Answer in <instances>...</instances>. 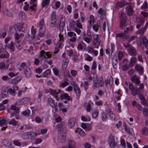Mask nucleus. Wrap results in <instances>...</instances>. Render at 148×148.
I'll return each mask as SVG.
<instances>
[{
    "mask_svg": "<svg viewBox=\"0 0 148 148\" xmlns=\"http://www.w3.org/2000/svg\"><path fill=\"white\" fill-rule=\"evenodd\" d=\"M101 119L103 121H106L107 120V117L106 115L104 113L102 114L101 116Z\"/></svg>",
    "mask_w": 148,
    "mask_h": 148,
    "instance_id": "54",
    "label": "nucleus"
},
{
    "mask_svg": "<svg viewBox=\"0 0 148 148\" xmlns=\"http://www.w3.org/2000/svg\"><path fill=\"white\" fill-rule=\"evenodd\" d=\"M65 23L64 21H63V18H62L60 19L59 25V29L60 32H62L63 31L64 27L65 25Z\"/></svg>",
    "mask_w": 148,
    "mask_h": 148,
    "instance_id": "24",
    "label": "nucleus"
},
{
    "mask_svg": "<svg viewBox=\"0 0 148 148\" xmlns=\"http://www.w3.org/2000/svg\"><path fill=\"white\" fill-rule=\"evenodd\" d=\"M118 61L117 58L115 59L114 60H113L112 61V64L113 65V68L115 69H116L117 68V66L116 64L118 63Z\"/></svg>",
    "mask_w": 148,
    "mask_h": 148,
    "instance_id": "45",
    "label": "nucleus"
},
{
    "mask_svg": "<svg viewBox=\"0 0 148 148\" xmlns=\"http://www.w3.org/2000/svg\"><path fill=\"white\" fill-rule=\"evenodd\" d=\"M3 144L7 147L11 148L12 147V144L11 143L9 142L6 139H4L3 140L2 142Z\"/></svg>",
    "mask_w": 148,
    "mask_h": 148,
    "instance_id": "22",
    "label": "nucleus"
},
{
    "mask_svg": "<svg viewBox=\"0 0 148 148\" xmlns=\"http://www.w3.org/2000/svg\"><path fill=\"white\" fill-rule=\"evenodd\" d=\"M71 73L73 76L75 77L77 74V72L75 70H72L71 71Z\"/></svg>",
    "mask_w": 148,
    "mask_h": 148,
    "instance_id": "61",
    "label": "nucleus"
},
{
    "mask_svg": "<svg viewBox=\"0 0 148 148\" xmlns=\"http://www.w3.org/2000/svg\"><path fill=\"white\" fill-rule=\"evenodd\" d=\"M119 18L120 20L119 27L121 29H124L127 26L126 23L127 16L124 12H121L120 13Z\"/></svg>",
    "mask_w": 148,
    "mask_h": 148,
    "instance_id": "1",
    "label": "nucleus"
},
{
    "mask_svg": "<svg viewBox=\"0 0 148 148\" xmlns=\"http://www.w3.org/2000/svg\"><path fill=\"white\" fill-rule=\"evenodd\" d=\"M121 144V145L123 147H125L126 146V143L124 139H121L120 140Z\"/></svg>",
    "mask_w": 148,
    "mask_h": 148,
    "instance_id": "59",
    "label": "nucleus"
},
{
    "mask_svg": "<svg viewBox=\"0 0 148 148\" xmlns=\"http://www.w3.org/2000/svg\"><path fill=\"white\" fill-rule=\"evenodd\" d=\"M134 68L135 70L138 72L139 74L143 73V67L141 65L138 64H136Z\"/></svg>",
    "mask_w": 148,
    "mask_h": 148,
    "instance_id": "10",
    "label": "nucleus"
},
{
    "mask_svg": "<svg viewBox=\"0 0 148 148\" xmlns=\"http://www.w3.org/2000/svg\"><path fill=\"white\" fill-rule=\"evenodd\" d=\"M71 85L73 86V89L77 88V87L78 86L77 84L74 82H72L71 83Z\"/></svg>",
    "mask_w": 148,
    "mask_h": 148,
    "instance_id": "64",
    "label": "nucleus"
},
{
    "mask_svg": "<svg viewBox=\"0 0 148 148\" xmlns=\"http://www.w3.org/2000/svg\"><path fill=\"white\" fill-rule=\"evenodd\" d=\"M130 80L133 83H135L136 85H138L140 83V77L137 76L135 75L131 77L130 78Z\"/></svg>",
    "mask_w": 148,
    "mask_h": 148,
    "instance_id": "8",
    "label": "nucleus"
},
{
    "mask_svg": "<svg viewBox=\"0 0 148 148\" xmlns=\"http://www.w3.org/2000/svg\"><path fill=\"white\" fill-rule=\"evenodd\" d=\"M24 72L26 76L28 77H30L32 76L31 71L28 66L24 70Z\"/></svg>",
    "mask_w": 148,
    "mask_h": 148,
    "instance_id": "18",
    "label": "nucleus"
},
{
    "mask_svg": "<svg viewBox=\"0 0 148 148\" xmlns=\"http://www.w3.org/2000/svg\"><path fill=\"white\" fill-rule=\"evenodd\" d=\"M129 54L132 56H135L136 54V50L133 48H130L128 49Z\"/></svg>",
    "mask_w": 148,
    "mask_h": 148,
    "instance_id": "26",
    "label": "nucleus"
},
{
    "mask_svg": "<svg viewBox=\"0 0 148 148\" xmlns=\"http://www.w3.org/2000/svg\"><path fill=\"white\" fill-rule=\"evenodd\" d=\"M73 30L75 31L78 34H79L81 32V30L80 29L77 28V27Z\"/></svg>",
    "mask_w": 148,
    "mask_h": 148,
    "instance_id": "60",
    "label": "nucleus"
},
{
    "mask_svg": "<svg viewBox=\"0 0 148 148\" xmlns=\"http://www.w3.org/2000/svg\"><path fill=\"white\" fill-rule=\"evenodd\" d=\"M69 62V60L67 59H65L63 60V64L66 67Z\"/></svg>",
    "mask_w": 148,
    "mask_h": 148,
    "instance_id": "49",
    "label": "nucleus"
},
{
    "mask_svg": "<svg viewBox=\"0 0 148 148\" xmlns=\"http://www.w3.org/2000/svg\"><path fill=\"white\" fill-rule=\"evenodd\" d=\"M50 1V0H43L42 3V7H47Z\"/></svg>",
    "mask_w": 148,
    "mask_h": 148,
    "instance_id": "32",
    "label": "nucleus"
},
{
    "mask_svg": "<svg viewBox=\"0 0 148 148\" xmlns=\"http://www.w3.org/2000/svg\"><path fill=\"white\" fill-rule=\"evenodd\" d=\"M8 92L7 90H2L1 91V95L2 97L3 98H5L8 97Z\"/></svg>",
    "mask_w": 148,
    "mask_h": 148,
    "instance_id": "40",
    "label": "nucleus"
},
{
    "mask_svg": "<svg viewBox=\"0 0 148 148\" xmlns=\"http://www.w3.org/2000/svg\"><path fill=\"white\" fill-rule=\"evenodd\" d=\"M8 93L10 95L13 96H15L16 94V91H14V90H13L12 88H10L7 90Z\"/></svg>",
    "mask_w": 148,
    "mask_h": 148,
    "instance_id": "36",
    "label": "nucleus"
},
{
    "mask_svg": "<svg viewBox=\"0 0 148 148\" xmlns=\"http://www.w3.org/2000/svg\"><path fill=\"white\" fill-rule=\"evenodd\" d=\"M98 35H97L96 37L94 39V40L93 41V45H96L98 42Z\"/></svg>",
    "mask_w": 148,
    "mask_h": 148,
    "instance_id": "50",
    "label": "nucleus"
},
{
    "mask_svg": "<svg viewBox=\"0 0 148 148\" xmlns=\"http://www.w3.org/2000/svg\"><path fill=\"white\" fill-rule=\"evenodd\" d=\"M5 67V64L4 63L2 62L0 63V69L3 70L4 69Z\"/></svg>",
    "mask_w": 148,
    "mask_h": 148,
    "instance_id": "63",
    "label": "nucleus"
},
{
    "mask_svg": "<svg viewBox=\"0 0 148 148\" xmlns=\"http://www.w3.org/2000/svg\"><path fill=\"white\" fill-rule=\"evenodd\" d=\"M142 40L143 41V45H144L145 47L147 48L148 47V40L144 36L142 37Z\"/></svg>",
    "mask_w": 148,
    "mask_h": 148,
    "instance_id": "29",
    "label": "nucleus"
},
{
    "mask_svg": "<svg viewBox=\"0 0 148 148\" xmlns=\"http://www.w3.org/2000/svg\"><path fill=\"white\" fill-rule=\"evenodd\" d=\"M52 53L51 52H46L44 50H42L40 52L39 58L42 60L44 58L47 59V58H50L51 57Z\"/></svg>",
    "mask_w": 148,
    "mask_h": 148,
    "instance_id": "4",
    "label": "nucleus"
},
{
    "mask_svg": "<svg viewBox=\"0 0 148 148\" xmlns=\"http://www.w3.org/2000/svg\"><path fill=\"white\" fill-rule=\"evenodd\" d=\"M94 17L93 15H90V21H88L90 25H92L93 24L94 22Z\"/></svg>",
    "mask_w": 148,
    "mask_h": 148,
    "instance_id": "44",
    "label": "nucleus"
},
{
    "mask_svg": "<svg viewBox=\"0 0 148 148\" xmlns=\"http://www.w3.org/2000/svg\"><path fill=\"white\" fill-rule=\"evenodd\" d=\"M49 91L50 94L54 97L56 99H57L58 93H57V92L56 90L51 89H50L49 90Z\"/></svg>",
    "mask_w": 148,
    "mask_h": 148,
    "instance_id": "25",
    "label": "nucleus"
},
{
    "mask_svg": "<svg viewBox=\"0 0 148 148\" xmlns=\"http://www.w3.org/2000/svg\"><path fill=\"white\" fill-rule=\"evenodd\" d=\"M86 49H87V50H86V51H88V52L90 53H92L93 51H94V49L92 47H88Z\"/></svg>",
    "mask_w": 148,
    "mask_h": 148,
    "instance_id": "55",
    "label": "nucleus"
},
{
    "mask_svg": "<svg viewBox=\"0 0 148 148\" xmlns=\"http://www.w3.org/2000/svg\"><path fill=\"white\" fill-rule=\"evenodd\" d=\"M139 22H140V23H141V24H138V25H137L136 26V27L138 29H139L140 28L141 24H143L144 23V21L142 19H140V20Z\"/></svg>",
    "mask_w": 148,
    "mask_h": 148,
    "instance_id": "57",
    "label": "nucleus"
},
{
    "mask_svg": "<svg viewBox=\"0 0 148 148\" xmlns=\"http://www.w3.org/2000/svg\"><path fill=\"white\" fill-rule=\"evenodd\" d=\"M143 114L145 116H148V109L147 108H144L143 110Z\"/></svg>",
    "mask_w": 148,
    "mask_h": 148,
    "instance_id": "48",
    "label": "nucleus"
},
{
    "mask_svg": "<svg viewBox=\"0 0 148 148\" xmlns=\"http://www.w3.org/2000/svg\"><path fill=\"white\" fill-rule=\"evenodd\" d=\"M125 5V2L124 1L121 2H118L116 3V6L122 8Z\"/></svg>",
    "mask_w": 148,
    "mask_h": 148,
    "instance_id": "38",
    "label": "nucleus"
},
{
    "mask_svg": "<svg viewBox=\"0 0 148 148\" xmlns=\"http://www.w3.org/2000/svg\"><path fill=\"white\" fill-rule=\"evenodd\" d=\"M123 127L125 131L128 134H130L131 133V131L129 127H127L126 124V123H123Z\"/></svg>",
    "mask_w": 148,
    "mask_h": 148,
    "instance_id": "42",
    "label": "nucleus"
},
{
    "mask_svg": "<svg viewBox=\"0 0 148 148\" xmlns=\"http://www.w3.org/2000/svg\"><path fill=\"white\" fill-rule=\"evenodd\" d=\"M133 10L132 6L129 5L125 8V12L129 16H131L133 14Z\"/></svg>",
    "mask_w": 148,
    "mask_h": 148,
    "instance_id": "13",
    "label": "nucleus"
},
{
    "mask_svg": "<svg viewBox=\"0 0 148 148\" xmlns=\"http://www.w3.org/2000/svg\"><path fill=\"white\" fill-rule=\"evenodd\" d=\"M5 123V121L3 117H0V126L2 125Z\"/></svg>",
    "mask_w": 148,
    "mask_h": 148,
    "instance_id": "52",
    "label": "nucleus"
},
{
    "mask_svg": "<svg viewBox=\"0 0 148 148\" xmlns=\"http://www.w3.org/2000/svg\"><path fill=\"white\" fill-rule=\"evenodd\" d=\"M123 52L121 51H119L118 53V59L119 60H121L123 57Z\"/></svg>",
    "mask_w": 148,
    "mask_h": 148,
    "instance_id": "53",
    "label": "nucleus"
},
{
    "mask_svg": "<svg viewBox=\"0 0 148 148\" xmlns=\"http://www.w3.org/2000/svg\"><path fill=\"white\" fill-rule=\"evenodd\" d=\"M69 83L67 82L64 81L63 82L61 83L60 84L59 86L60 87L64 88Z\"/></svg>",
    "mask_w": 148,
    "mask_h": 148,
    "instance_id": "46",
    "label": "nucleus"
},
{
    "mask_svg": "<svg viewBox=\"0 0 148 148\" xmlns=\"http://www.w3.org/2000/svg\"><path fill=\"white\" fill-rule=\"evenodd\" d=\"M88 37H83V38L84 41L88 44H89L90 42V41L91 40V34H88Z\"/></svg>",
    "mask_w": 148,
    "mask_h": 148,
    "instance_id": "30",
    "label": "nucleus"
},
{
    "mask_svg": "<svg viewBox=\"0 0 148 148\" xmlns=\"http://www.w3.org/2000/svg\"><path fill=\"white\" fill-rule=\"evenodd\" d=\"M60 98L61 99H66L68 101H69L70 100L71 97L68 95L67 93H65L63 94L60 96Z\"/></svg>",
    "mask_w": 148,
    "mask_h": 148,
    "instance_id": "27",
    "label": "nucleus"
},
{
    "mask_svg": "<svg viewBox=\"0 0 148 148\" xmlns=\"http://www.w3.org/2000/svg\"><path fill=\"white\" fill-rule=\"evenodd\" d=\"M136 63V59L135 57L131 58L129 64V66L130 67L132 68L134 64Z\"/></svg>",
    "mask_w": 148,
    "mask_h": 148,
    "instance_id": "19",
    "label": "nucleus"
},
{
    "mask_svg": "<svg viewBox=\"0 0 148 148\" xmlns=\"http://www.w3.org/2000/svg\"><path fill=\"white\" fill-rule=\"evenodd\" d=\"M76 132H78L81 136H83L85 135L86 134L84 131L80 128H78L77 130H76Z\"/></svg>",
    "mask_w": 148,
    "mask_h": 148,
    "instance_id": "28",
    "label": "nucleus"
},
{
    "mask_svg": "<svg viewBox=\"0 0 148 148\" xmlns=\"http://www.w3.org/2000/svg\"><path fill=\"white\" fill-rule=\"evenodd\" d=\"M129 67H130L129 65L128 66L127 64H125L123 66L122 69L123 71H126L128 69Z\"/></svg>",
    "mask_w": 148,
    "mask_h": 148,
    "instance_id": "56",
    "label": "nucleus"
},
{
    "mask_svg": "<svg viewBox=\"0 0 148 148\" xmlns=\"http://www.w3.org/2000/svg\"><path fill=\"white\" fill-rule=\"evenodd\" d=\"M107 114L109 115L110 117L113 120H115L116 119V116L113 112L111 111L110 109H108L106 110Z\"/></svg>",
    "mask_w": 148,
    "mask_h": 148,
    "instance_id": "20",
    "label": "nucleus"
},
{
    "mask_svg": "<svg viewBox=\"0 0 148 148\" xmlns=\"http://www.w3.org/2000/svg\"><path fill=\"white\" fill-rule=\"evenodd\" d=\"M141 103L142 105H143L145 107L148 106V103L145 99L142 101L141 102Z\"/></svg>",
    "mask_w": 148,
    "mask_h": 148,
    "instance_id": "51",
    "label": "nucleus"
},
{
    "mask_svg": "<svg viewBox=\"0 0 148 148\" xmlns=\"http://www.w3.org/2000/svg\"><path fill=\"white\" fill-rule=\"evenodd\" d=\"M51 73V71L50 69H48L42 73V75L44 77L50 74Z\"/></svg>",
    "mask_w": 148,
    "mask_h": 148,
    "instance_id": "47",
    "label": "nucleus"
},
{
    "mask_svg": "<svg viewBox=\"0 0 148 148\" xmlns=\"http://www.w3.org/2000/svg\"><path fill=\"white\" fill-rule=\"evenodd\" d=\"M30 113L31 112L29 110H27L23 112H22L21 114L24 116L27 117L29 116Z\"/></svg>",
    "mask_w": 148,
    "mask_h": 148,
    "instance_id": "35",
    "label": "nucleus"
},
{
    "mask_svg": "<svg viewBox=\"0 0 148 148\" xmlns=\"http://www.w3.org/2000/svg\"><path fill=\"white\" fill-rule=\"evenodd\" d=\"M56 14L55 11H52L51 14V23L54 24L55 23H56L57 21Z\"/></svg>",
    "mask_w": 148,
    "mask_h": 148,
    "instance_id": "12",
    "label": "nucleus"
},
{
    "mask_svg": "<svg viewBox=\"0 0 148 148\" xmlns=\"http://www.w3.org/2000/svg\"><path fill=\"white\" fill-rule=\"evenodd\" d=\"M39 27V31L38 36L39 37H42L45 34V25L44 23V19H42L39 21L38 24Z\"/></svg>",
    "mask_w": 148,
    "mask_h": 148,
    "instance_id": "2",
    "label": "nucleus"
},
{
    "mask_svg": "<svg viewBox=\"0 0 148 148\" xmlns=\"http://www.w3.org/2000/svg\"><path fill=\"white\" fill-rule=\"evenodd\" d=\"M32 36L30 38L32 39H34L35 37L36 33V29L34 28V26H32L31 29Z\"/></svg>",
    "mask_w": 148,
    "mask_h": 148,
    "instance_id": "21",
    "label": "nucleus"
},
{
    "mask_svg": "<svg viewBox=\"0 0 148 148\" xmlns=\"http://www.w3.org/2000/svg\"><path fill=\"white\" fill-rule=\"evenodd\" d=\"M76 122V119L75 118H71L69 119L68 122V126L69 128H71L74 126Z\"/></svg>",
    "mask_w": 148,
    "mask_h": 148,
    "instance_id": "11",
    "label": "nucleus"
},
{
    "mask_svg": "<svg viewBox=\"0 0 148 148\" xmlns=\"http://www.w3.org/2000/svg\"><path fill=\"white\" fill-rule=\"evenodd\" d=\"M22 77L21 76H18L10 80L9 82L11 84H15L21 80Z\"/></svg>",
    "mask_w": 148,
    "mask_h": 148,
    "instance_id": "15",
    "label": "nucleus"
},
{
    "mask_svg": "<svg viewBox=\"0 0 148 148\" xmlns=\"http://www.w3.org/2000/svg\"><path fill=\"white\" fill-rule=\"evenodd\" d=\"M30 101V99L27 97H25L22 98L17 103L18 105H23L27 103Z\"/></svg>",
    "mask_w": 148,
    "mask_h": 148,
    "instance_id": "14",
    "label": "nucleus"
},
{
    "mask_svg": "<svg viewBox=\"0 0 148 148\" xmlns=\"http://www.w3.org/2000/svg\"><path fill=\"white\" fill-rule=\"evenodd\" d=\"M41 121V119L38 116L36 117L35 118V121L38 123H40Z\"/></svg>",
    "mask_w": 148,
    "mask_h": 148,
    "instance_id": "62",
    "label": "nucleus"
},
{
    "mask_svg": "<svg viewBox=\"0 0 148 148\" xmlns=\"http://www.w3.org/2000/svg\"><path fill=\"white\" fill-rule=\"evenodd\" d=\"M73 90L75 93L77 97L79 99L81 94V91L79 87L78 86L77 88L73 89Z\"/></svg>",
    "mask_w": 148,
    "mask_h": 148,
    "instance_id": "23",
    "label": "nucleus"
},
{
    "mask_svg": "<svg viewBox=\"0 0 148 148\" xmlns=\"http://www.w3.org/2000/svg\"><path fill=\"white\" fill-rule=\"evenodd\" d=\"M94 87L99 88V87H102L104 85L103 81V78L101 77L99 79V82H98V79L97 78L96 80L93 81Z\"/></svg>",
    "mask_w": 148,
    "mask_h": 148,
    "instance_id": "5",
    "label": "nucleus"
},
{
    "mask_svg": "<svg viewBox=\"0 0 148 148\" xmlns=\"http://www.w3.org/2000/svg\"><path fill=\"white\" fill-rule=\"evenodd\" d=\"M99 114V112L97 110H94L92 113V115L93 118H96Z\"/></svg>",
    "mask_w": 148,
    "mask_h": 148,
    "instance_id": "39",
    "label": "nucleus"
},
{
    "mask_svg": "<svg viewBox=\"0 0 148 148\" xmlns=\"http://www.w3.org/2000/svg\"><path fill=\"white\" fill-rule=\"evenodd\" d=\"M71 27L73 30L77 27L79 29H82V25L80 23H77L73 19H71L69 22Z\"/></svg>",
    "mask_w": 148,
    "mask_h": 148,
    "instance_id": "6",
    "label": "nucleus"
},
{
    "mask_svg": "<svg viewBox=\"0 0 148 148\" xmlns=\"http://www.w3.org/2000/svg\"><path fill=\"white\" fill-rule=\"evenodd\" d=\"M75 145V143L74 140L71 141L68 143V146L69 148L74 147Z\"/></svg>",
    "mask_w": 148,
    "mask_h": 148,
    "instance_id": "37",
    "label": "nucleus"
},
{
    "mask_svg": "<svg viewBox=\"0 0 148 148\" xmlns=\"http://www.w3.org/2000/svg\"><path fill=\"white\" fill-rule=\"evenodd\" d=\"M38 135V133L33 132H29L24 133L22 135L21 137L24 139H31L34 138Z\"/></svg>",
    "mask_w": 148,
    "mask_h": 148,
    "instance_id": "3",
    "label": "nucleus"
},
{
    "mask_svg": "<svg viewBox=\"0 0 148 148\" xmlns=\"http://www.w3.org/2000/svg\"><path fill=\"white\" fill-rule=\"evenodd\" d=\"M98 13L100 14L101 19H103L105 17L106 11L101 8H100L98 11Z\"/></svg>",
    "mask_w": 148,
    "mask_h": 148,
    "instance_id": "16",
    "label": "nucleus"
},
{
    "mask_svg": "<svg viewBox=\"0 0 148 148\" xmlns=\"http://www.w3.org/2000/svg\"><path fill=\"white\" fill-rule=\"evenodd\" d=\"M84 106L86 109V111L87 112H89L91 110V104L89 103H86L84 104Z\"/></svg>",
    "mask_w": 148,
    "mask_h": 148,
    "instance_id": "33",
    "label": "nucleus"
},
{
    "mask_svg": "<svg viewBox=\"0 0 148 148\" xmlns=\"http://www.w3.org/2000/svg\"><path fill=\"white\" fill-rule=\"evenodd\" d=\"M13 143L14 145L17 146H20L21 145V143L17 140H14Z\"/></svg>",
    "mask_w": 148,
    "mask_h": 148,
    "instance_id": "58",
    "label": "nucleus"
},
{
    "mask_svg": "<svg viewBox=\"0 0 148 148\" xmlns=\"http://www.w3.org/2000/svg\"><path fill=\"white\" fill-rule=\"evenodd\" d=\"M8 123L9 125L16 126L18 125V122L15 120V119H11L10 121L8 122Z\"/></svg>",
    "mask_w": 148,
    "mask_h": 148,
    "instance_id": "31",
    "label": "nucleus"
},
{
    "mask_svg": "<svg viewBox=\"0 0 148 148\" xmlns=\"http://www.w3.org/2000/svg\"><path fill=\"white\" fill-rule=\"evenodd\" d=\"M67 34L69 37H72L69 39L70 41L74 42L76 41V34L75 32L70 31L68 32Z\"/></svg>",
    "mask_w": 148,
    "mask_h": 148,
    "instance_id": "9",
    "label": "nucleus"
},
{
    "mask_svg": "<svg viewBox=\"0 0 148 148\" xmlns=\"http://www.w3.org/2000/svg\"><path fill=\"white\" fill-rule=\"evenodd\" d=\"M142 132L143 134L147 135L148 134V128L144 127L142 129Z\"/></svg>",
    "mask_w": 148,
    "mask_h": 148,
    "instance_id": "43",
    "label": "nucleus"
},
{
    "mask_svg": "<svg viewBox=\"0 0 148 148\" xmlns=\"http://www.w3.org/2000/svg\"><path fill=\"white\" fill-rule=\"evenodd\" d=\"M108 142L111 148H114L116 146V143L114 136L110 135L108 138Z\"/></svg>",
    "mask_w": 148,
    "mask_h": 148,
    "instance_id": "7",
    "label": "nucleus"
},
{
    "mask_svg": "<svg viewBox=\"0 0 148 148\" xmlns=\"http://www.w3.org/2000/svg\"><path fill=\"white\" fill-rule=\"evenodd\" d=\"M140 92L141 91L139 89L136 87H134L133 89L131 91V94L134 96H135L136 95H138L139 94H140Z\"/></svg>",
    "mask_w": 148,
    "mask_h": 148,
    "instance_id": "17",
    "label": "nucleus"
},
{
    "mask_svg": "<svg viewBox=\"0 0 148 148\" xmlns=\"http://www.w3.org/2000/svg\"><path fill=\"white\" fill-rule=\"evenodd\" d=\"M8 48L11 50L12 52L14 51V43L12 42H11L8 45Z\"/></svg>",
    "mask_w": 148,
    "mask_h": 148,
    "instance_id": "41",
    "label": "nucleus"
},
{
    "mask_svg": "<svg viewBox=\"0 0 148 148\" xmlns=\"http://www.w3.org/2000/svg\"><path fill=\"white\" fill-rule=\"evenodd\" d=\"M48 103L52 107H55L54 101L52 99L50 98H48Z\"/></svg>",
    "mask_w": 148,
    "mask_h": 148,
    "instance_id": "34",
    "label": "nucleus"
}]
</instances>
